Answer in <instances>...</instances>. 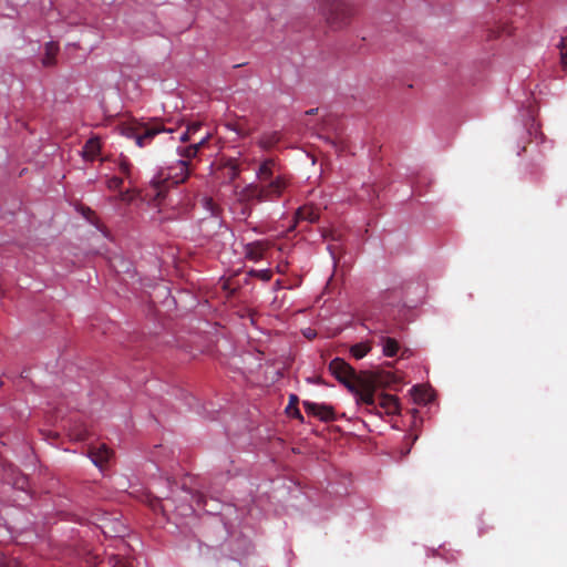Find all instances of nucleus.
Instances as JSON below:
<instances>
[{"mask_svg": "<svg viewBox=\"0 0 567 567\" xmlns=\"http://www.w3.org/2000/svg\"><path fill=\"white\" fill-rule=\"evenodd\" d=\"M256 183L235 189L237 202L243 205V214L250 215L251 206L279 200L291 184V177L285 173L275 157L262 159L256 169Z\"/></svg>", "mask_w": 567, "mask_h": 567, "instance_id": "1", "label": "nucleus"}, {"mask_svg": "<svg viewBox=\"0 0 567 567\" xmlns=\"http://www.w3.org/2000/svg\"><path fill=\"white\" fill-rule=\"evenodd\" d=\"M121 135L132 138L138 147H145L152 143L159 133L168 132L163 122L152 118L148 122H141L135 118L121 122L117 125Z\"/></svg>", "mask_w": 567, "mask_h": 567, "instance_id": "2", "label": "nucleus"}, {"mask_svg": "<svg viewBox=\"0 0 567 567\" xmlns=\"http://www.w3.org/2000/svg\"><path fill=\"white\" fill-rule=\"evenodd\" d=\"M193 169L185 159H178L175 165L162 169L153 179L152 187L154 197L158 200L165 197V192L169 186L184 183L190 175Z\"/></svg>", "mask_w": 567, "mask_h": 567, "instance_id": "3", "label": "nucleus"}, {"mask_svg": "<svg viewBox=\"0 0 567 567\" xmlns=\"http://www.w3.org/2000/svg\"><path fill=\"white\" fill-rule=\"evenodd\" d=\"M396 381L395 375L390 371L375 370L364 374V380L360 381L358 391V402L367 406H375L374 391L378 388H385Z\"/></svg>", "mask_w": 567, "mask_h": 567, "instance_id": "4", "label": "nucleus"}, {"mask_svg": "<svg viewBox=\"0 0 567 567\" xmlns=\"http://www.w3.org/2000/svg\"><path fill=\"white\" fill-rule=\"evenodd\" d=\"M321 12L329 28L339 30L350 23L354 9L346 0H323Z\"/></svg>", "mask_w": 567, "mask_h": 567, "instance_id": "5", "label": "nucleus"}, {"mask_svg": "<svg viewBox=\"0 0 567 567\" xmlns=\"http://www.w3.org/2000/svg\"><path fill=\"white\" fill-rule=\"evenodd\" d=\"M329 371L340 383L358 396L360 381L364 380V375L358 377L355 370L341 358H334L329 363Z\"/></svg>", "mask_w": 567, "mask_h": 567, "instance_id": "6", "label": "nucleus"}, {"mask_svg": "<svg viewBox=\"0 0 567 567\" xmlns=\"http://www.w3.org/2000/svg\"><path fill=\"white\" fill-rule=\"evenodd\" d=\"M210 136V133H206L198 141H195L187 146H181L177 148V153L181 156V159L187 161L189 163L190 169L194 168L192 161L198 156V153L203 147H205Z\"/></svg>", "mask_w": 567, "mask_h": 567, "instance_id": "7", "label": "nucleus"}, {"mask_svg": "<svg viewBox=\"0 0 567 567\" xmlns=\"http://www.w3.org/2000/svg\"><path fill=\"white\" fill-rule=\"evenodd\" d=\"M306 413L311 414L323 422L336 420V413L331 405L319 404L310 401L302 402Z\"/></svg>", "mask_w": 567, "mask_h": 567, "instance_id": "8", "label": "nucleus"}, {"mask_svg": "<svg viewBox=\"0 0 567 567\" xmlns=\"http://www.w3.org/2000/svg\"><path fill=\"white\" fill-rule=\"evenodd\" d=\"M320 210L318 207L312 204H306L299 207L295 213V223L290 227V230L295 229L298 224L301 221H307L309 224H315L319 220Z\"/></svg>", "mask_w": 567, "mask_h": 567, "instance_id": "9", "label": "nucleus"}, {"mask_svg": "<svg viewBox=\"0 0 567 567\" xmlns=\"http://www.w3.org/2000/svg\"><path fill=\"white\" fill-rule=\"evenodd\" d=\"M369 411L375 410L378 408L382 409L388 415H394L400 411V404L398 399L391 394H381L375 400V406H368Z\"/></svg>", "mask_w": 567, "mask_h": 567, "instance_id": "10", "label": "nucleus"}, {"mask_svg": "<svg viewBox=\"0 0 567 567\" xmlns=\"http://www.w3.org/2000/svg\"><path fill=\"white\" fill-rule=\"evenodd\" d=\"M269 245L266 241H254L245 246V256L252 261H259L264 258Z\"/></svg>", "mask_w": 567, "mask_h": 567, "instance_id": "11", "label": "nucleus"}, {"mask_svg": "<svg viewBox=\"0 0 567 567\" xmlns=\"http://www.w3.org/2000/svg\"><path fill=\"white\" fill-rule=\"evenodd\" d=\"M89 456L96 466L102 468L111 458L112 451L105 444H101L97 447H91Z\"/></svg>", "mask_w": 567, "mask_h": 567, "instance_id": "12", "label": "nucleus"}, {"mask_svg": "<svg viewBox=\"0 0 567 567\" xmlns=\"http://www.w3.org/2000/svg\"><path fill=\"white\" fill-rule=\"evenodd\" d=\"M115 169L122 175L121 177L124 178V181H127L131 186L135 183L134 177V167L133 164L130 162V159L125 156H121L115 162Z\"/></svg>", "mask_w": 567, "mask_h": 567, "instance_id": "13", "label": "nucleus"}, {"mask_svg": "<svg viewBox=\"0 0 567 567\" xmlns=\"http://www.w3.org/2000/svg\"><path fill=\"white\" fill-rule=\"evenodd\" d=\"M101 144L97 137H91L86 141L82 150V156L86 161H94L100 154Z\"/></svg>", "mask_w": 567, "mask_h": 567, "instance_id": "14", "label": "nucleus"}, {"mask_svg": "<svg viewBox=\"0 0 567 567\" xmlns=\"http://www.w3.org/2000/svg\"><path fill=\"white\" fill-rule=\"evenodd\" d=\"M281 140L279 132L264 133L257 141V145L264 151L272 150Z\"/></svg>", "mask_w": 567, "mask_h": 567, "instance_id": "15", "label": "nucleus"}, {"mask_svg": "<svg viewBox=\"0 0 567 567\" xmlns=\"http://www.w3.org/2000/svg\"><path fill=\"white\" fill-rule=\"evenodd\" d=\"M59 52V45L55 42H48L45 44V52L42 59L44 66H52L55 64V58Z\"/></svg>", "mask_w": 567, "mask_h": 567, "instance_id": "16", "label": "nucleus"}, {"mask_svg": "<svg viewBox=\"0 0 567 567\" xmlns=\"http://www.w3.org/2000/svg\"><path fill=\"white\" fill-rule=\"evenodd\" d=\"M399 351V342L393 338H383V354L385 357H394Z\"/></svg>", "mask_w": 567, "mask_h": 567, "instance_id": "17", "label": "nucleus"}, {"mask_svg": "<svg viewBox=\"0 0 567 567\" xmlns=\"http://www.w3.org/2000/svg\"><path fill=\"white\" fill-rule=\"evenodd\" d=\"M298 402H299V399L296 394H291L289 396V403H288V406L286 409L287 413L300 421H303V416L300 412V410L298 409Z\"/></svg>", "mask_w": 567, "mask_h": 567, "instance_id": "18", "label": "nucleus"}, {"mask_svg": "<svg viewBox=\"0 0 567 567\" xmlns=\"http://www.w3.org/2000/svg\"><path fill=\"white\" fill-rule=\"evenodd\" d=\"M202 128V123L192 122L187 125L186 131L181 135L182 142L193 141L194 135Z\"/></svg>", "mask_w": 567, "mask_h": 567, "instance_id": "19", "label": "nucleus"}, {"mask_svg": "<svg viewBox=\"0 0 567 567\" xmlns=\"http://www.w3.org/2000/svg\"><path fill=\"white\" fill-rule=\"evenodd\" d=\"M371 350V346L368 342H361L353 344L350 349L351 354L355 359H362L365 354H368Z\"/></svg>", "mask_w": 567, "mask_h": 567, "instance_id": "20", "label": "nucleus"}, {"mask_svg": "<svg viewBox=\"0 0 567 567\" xmlns=\"http://www.w3.org/2000/svg\"><path fill=\"white\" fill-rule=\"evenodd\" d=\"M231 128L240 136H249L254 132V127L247 125L246 121L239 120L231 125Z\"/></svg>", "mask_w": 567, "mask_h": 567, "instance_id": "21", "label": "nucleus"}, {"mask_svg": "<svg viewBox=\"0 0 567 567\" xmlns=\"http://www.w3.org/2000/svg\"><path fill=\"white\" fill-rule=\"evenodd\" d=\"M89 435V431L86 427L81 425H75L71 429L70 436L76 441H84Z\"/></svg>", "mask_w": 567, "mask_h": 567, "instance_id": "22", "label": "nucleus"}, {"mask_svg": "<svg viewBox=\"0 0 567 567\" xmlns=\"http://www.w3.org/2000/svg\"><path fill=\"white\" fill-rule=\"evenodd\" d=\"M124 183V178L121 176H111L106 179V187L110 190H121Z\"/></svg>", "mask_w": 567, "mask_h": 567, "instance_id": "23", "label": "nucleus"}, {"mask_svg": "<svg viewBox=\"0 0 567 567\" xmlns=\"http://www.w3.org/2000/svg\"><path fill=\"white\" fill-rule=\"evenodd\" d=\"M560 51V62L564 70L567 71V37L561 38L558 44Z\"/></svg>", "mask_w": 567, "mask_h": 567, "instance_id": "24", "label": "nucleus"}, {"mask_svg": "<svg viewBox=\"0 0 567 567\" xmlns=\"http://www.w3.org/2000/svg\"><path fill=\"white\" fill-rule=\"evenodd\" d=\"M250 276L256 277L262 281H269L272 277V271L269 269L250 270Z\"/></svg>", "mask_w": 567, "mask_h": 567, "instance_id": "25", "label": "nucleus"}, {"mask_svg": "<svg viewBox=\"0 0 567 567\" xmlns=\"http://www.w3.org/2000/svg\"><path fill=\"white\" fill-rule=\"evenodd\" d=\"M134 198V190L127 189L125 192L120 190V194L114 199L130 203Z\"/></svg>", "mask_w": 567, "mask_h": 567, "instance_id": "26", "label": "nucleus"}, {"mask_svg": "<svg viewBox=\"0 0 567 567\" xmlns=\"http://www.w3.org/2000/svg\"><path fill=\"white\" fill-rule=\"evenodd\" d=\"M81 213L91 224L96 223V215L90 207H82Z\"/></svg>", "mask_w": 567, "mask_h": 567, "instance_id": "27", "label": "nucleus"}, {"mask_svg": "<svg viewBox=\"0 0 567 567\" xmlns=\"http://www.w3.org/2000/svg\"><path fill=\"white\" fill-rule=\"evenodd\" d=\"M2 567H21V563H19L17 559H6L2 563Z\"/></svg>", "mask_w": 567, "mask_h": 567, "instance_id": "28", "label": "nucleus"}, {"mask_svg": "<svg viewBox=\"0 0 567 567\" xmlns=\"http://www.w3.org/2000/svg\"><path fill=\"white\" fill-rule=\"evenodd\" d=\"M112 567H131V563L123 558H116Z\"/></svg>", "mask_w": 567, "mask_h": 567, "instance_id": "29", "label": "nucleus"}, {"mask_svg": "<svg viewBox=\"0 0 567 567\" xmlns=\"http://www.w3.org/2000/svg\"><path fill=\"white\" fill-rule=\"evenodd\" d=\"M206 205H207V208L212 212L213 215L217 214V206L215 205V203L213 202L212 198H207L206 199Z\"/></svg>", "mask_w": 567, "mask_h": 567, "instance_id": "30", "label": "nucleus"}, {"mask_svg": "<svg viewBox=\"0 0 567 567\" xmlns=\"http://www.w3.org/2000/svg\"><path fill=\"white\" fill-rule=\"evenodd\" d=\"M239 174H240V171L238 169V167H237V166H234V167H233V173H231V178H233V179H234V178H237V177L239 176Z\"/></svg>", "mask_w": 567, "mask_h": 567, "instance_id": "31", "label": "nucleus"}, {"mask_svg": "<svg viewBox=\"0 0 567 567\" xmlns=\"http://www.w3.org/2000/svg\"><path fill=\"white\" fill-rule=\"evenodd\" d=\"M499 32L497 31V33L495 31H491V34H488V38H495V37H498Z\"/></svg>", "mask_w": 567, "mask_h": 567, "instance_id": "32", "label": "nucleus"}, {"mask_svg": "<svg viewBox=\"0 0 567 567\" xmlns=\"http://www.w3.org/2000/svg\"><path fill=\"white\" fill-rule=\"evenodd\" d=\"M277 270H278V272H281V274H284V272H285L284 267H281L280 265L277 267Z\"/></svg>", "mask_w": 567, "mask_h": 567, "instance_id": "33", "label": "nucleus"}, {"mask_svg": "<svg viewBox=\"0 0 567 567\" xmlns=\"http://www.w3.org/2000/svg\"><path fill=\"white\" fill-rule=\"evenodd\" d=\"M316 111H317V110H315V109H311V110L307 111V114H310V115H312V114H315V113H316Z\"/></svg>", "mask_w": 567, "mask_h": 567, "instance_id": "34", "label": "nucleus"}, {"mask_svg": "<svg viewBox=\"0 0 567 567\" xmlns=\"http://www.w3.org/2000/svg\"><path fill=\"white\" fill-rule=\"evenodd\" d=\"M502 32H506V27H503ZM509 33V31H507Z\"/></svg>", "mask_w": 567, "mask_h": 567, "instance_id": "35", "label": "nucleus"}]
</instances>
